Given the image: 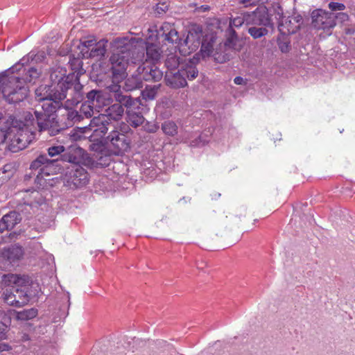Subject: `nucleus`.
<instances>
[{
	"label": "nucleus",
	"instance_id": "obj_1",
	"mask_svg": "<svg viewBox=\"0 0 355 355\" xmlns=\"http://www.w3.org/2000/svg\"><path fill=\"white\" fill-rule=\"evenodd\" d=\"M3 282L7 286L0 293V302L21 307L38 295L39 284L27 275L8 273L3 276Z\"/></svg>",
	"mask_w": 355,
	"mask_h": 355
},
{
	"label": "nucleus",
	"instance_id": "obj_2",
	"mask_svg": "<svg viewBox=\"0 0 355 355\" xmlns=\"http://www.w3.org/2000/svg\"><path fill=\"white\" fill-rule=\"evenodd\" d=\"M78 83H80L78 75H67L65 69L58 67L51 71L50 83L41 85L36 89L40 96L62 102L66 98H71L73 88Z\"/></svg>",
	"mask_w": 355,
	"mask_h": 355
},
{
	"label": "nucleus",
	"instance_id": "obj_3",
	"mask_svg": "<svg viewBox=\"0 0 355 355\" xmlns=\"http://www.w3.org/2000/svg\"><path fill=\"white\" fill-rule=\"evenodd\" d=\"M21 119L10 114L1 127L3 137L0 140V159L8 151L15 153L26 148L31 143L27 131L23 129Z\"/></svg>",
	"mask_w": 355,
	"mask_h": 355
},
{
	"label": "nucleus",
	"instance_id": "obj_4",
	"mask_svg": "<svg viewBox=\"0 0 355 355\" xmlns=\"http://www.w3.org/2000/svg\"><path fill=\"white\" fill-rule=\"evenodd\" d=\"M118 46L110 58L111 77L113 83H119L125 78L126 69L130 62L136 64L144 59V49L133 48L132 40L127 41Z\"/></svg>",
	"mask_w": 355,
	"mask_h": 355
},
{
	"label": "nucleus",
	"instance_id": "obj_5",
	"mask_svg": "<svg viewBox=\"0 0 355 355\" xmlns=\"http://www.w3.org/2000/svg\"><path fill=\"white\" fill-rule=\"evenodd\" d=\"M33 112H26L24 113V121L21 119V122L24 124L23 129L27 131L28 137L32 141L33 137V133L29 127L32 126L39 131L47 130L50 135H55L64 127H61L55 119L49 114H45L44 112L35 108Z\"/></svg>",
	"mask_w": 355,
	"mask_h": 355
},
{
	"label": "nucleus",
	"instance_id": "obj_6",
	"mask_svg": "<svg viewBox=\"0 0 355 355\" xmlns=\"http://www.w3.org/2000/svg\"><path fill=\"white\" fill-rule=\"evenodd\" d=\"M106 93L101 89H90L81 84L76 83L74 87L71 98H68L65 102V106H76L82 101L90 104L95 108L101 107L105 105V101H107Z\"/></svg>",
	"mask_w": 355,
	"mask_h": 355
},
{
	"label": "nucleus",
	"instance_id": "obj_7",
	"mask_svg": "<svg viewBox=\"0 0 355 355\" xmlns=\"http://www.w3.org/2000/svg\"><path fill=\"white\" fill-rule=\"evenodd\" d=\"M15 78H8L0 76V108L6 104L16 105L27 97V89Z\"/></svg>",
	"mask_w": 355,
	"mask_h": 355
},
{
	"label": "nucleus",
	"instance_id": "obj_8",
	"mask_svg": "<svg viewBox=\"0 0 355 355\" xmlns=\"http://www.w3.org/2000/svg\"><path fill=\"white\" fill-rule=\"evenodd\" d=\"M35 55L31 52L28 53L27 58H23L20 60V63L18 64H16L12 67H10L8 71L0 73V76L3 78H15L17 79V82L16 83L15 85H21L24 86L27 89V94H28V87L26 85V83H31L33 80L37 78L40 74V73L38 71V70L35 67H29L28 69H24V72L26 71V73L23 76V77H19L17 75H12L10 76V73H14L15 71H19L21 69L20 67L24 66L29 60V58H31L32 60L34 59V57Z\"/></svg>",
	"mask_w": 355,
	"mask_h": 355
},
{
	"label": "nucleus",
	"instance_id": "obj_9",
	"mask_svg": "<svg viewBox=\"0 0 355 355\" xmlns=\"http://www.w3.org/2000/svg\"><path fill=\"white\" fill-rule=\"evenodd\" d=\"M106 89L108 90L110 95L107 101L109 103L114 102L118 105H121L125 112H130L132 108H139L141 105L139 98L125 94L118 83H112L108 85Z\"/></svg>",
	"mask_w": 355,
	"mask_h": 355
},
{
	"label": "nucleus",
	"instance_id": "obj_10",
	"mask_svg": "<svg viewBox=\"0 0 355 355\" xmlns=\"http://www.w3.org/2000/svg\"><path fill=\"white\" fill-rule=\"evenodd\" d=\"M156 37L159 44L174 46L175 49L180 51L182 37L180 35L174 24L164 22L156 31Z\"/></svg>",
	"mask_w": 355,
	"mask_h": 355
},
{
	"label": "nucleus",
	"instance_id": "obj_11",
	"mask_svg": "<svg viewBox=\"0 0 355 355\" xmlns=\"http://www.w3.org/2000/svg\"><path fill=\"white\" fill-rule=\"evenodd\" d=\"M107 41L101 40L96 42V40H84L80 41L78 46L80 50L83 58H96L99 60L105 56L106 53V44Z\"/></svg>",
	"mask_w": 355,
	"mask_h": 355
},
{
	"label": "nucleus",
	"instance_id": "obj_12",
	"mask_svg": "<svg viewBox=\"0 0 355 355\" xmlns=\"http://www.w3.org/2000/svg\"><path fill=\"white\" fill-rule=\"evenodd\" d=\"M202 28L199 26H195L190 28L185 38L182 37L180 45V53L182 55L187 56L193 52H195L200 46L203 41Z\"/></svg>",
	"mask_w": 355,
	"mask_h": 355
},
{
	"label": "nucleus",
	"instance_id": "obj_13",
	"mask_svg": "<svg viewBox=\"0 0 355 355\" xmlns=\"http://www.w3.org/2000/svg\"><path fill=\"white\" fill-rule=\"evenodd\" d=\"M105 141L110 145L113 153L116 155H123L130 149V139L125 134L119 131V128L112 130L105 137Z\"/></svg>",
	"mask_w": 355,
	"mask_h": 355
},
{
	"label": "nucleus",
	"instance_id": "obj_14",
	"mask_svg": "<svg viewBox=\"0 0 355 355\" xmlns=\"http://www.w3.org/2000/svg\"><path fill=\"white\" fill-rule=\"evenodd\" d=\"M51 166H58L57 159H49L46 155H40L31 162L30 166L31 171L40 168L34 180L37 188L44 187L46 180L44 178V175L46 176L50 175L49 167Z\"/></svg>",
	"mask_w": 355,
	"mask_h": 355
},
{
	"label": "nucleus",
	"instance_id": "obj_15",
	"mask_svg": "<svg viewBox=\"0 0 355 355\" xmlns=\"http://www.w3.org/2000/svg\"><path fill=\"white\" fill-rule=\"evenodd\" d=\"M83 130V132L86 133L88 130L93 131V135L98 136L101 139L104 137L109 130L115 129V125L107 119V116L99 114L94 116L89 121L88 125L80 128Z\"/></svg>",
	"mask_w": 355,
	"mask_h": 355
},
{
	"label": "nucleus",
	"instance_id": "obj_16",
	"mask_svg": "<svg viewBox=\"0 0 355 355\" xmlns=\"http://www.w3.org/2000/svg\"><path fill=\"white\" fill-rule=\"evenodd\" d=\"M88 175L87 171L81 165L73 164L67 168L65 179L69 185L80 188L88 183Z\"/></svg>",
	"mask_w": 355,
	"mask_h": 355
},
{
	"label": "nucleus",
	"instance_id": "obj_17",
	"mask_svg": "<svg viewBox=\"0 0 355 355\" xmlns=\"http://www.w3.org/2000/svg\"><path fill=\"white\" fill-rule=\"evenodd\" d=\"M311 17L312 26L318 30H329L336 26L334 12L316 9L311 12Z\"/></svg>",
	"mask_w": 355,
	"mask_h": 355
},
{
	"label": "nucleus",
	"instance_id": "obj_18",
	"mask_svg": "<svg viewBox=\"0 0 355 355\" xmlns=\"http://www.w3.org/2000/svg\"><path fill=\"white\" fill-rule=\"evenodd\" d=\"M24 253V249L21 245L18 244L10 245L1 249L0 258L5 264L15 266L19 264Z\"/></svg>",
	"mask_w": 355,
	"mask_h": 355
},
{
	"label": "nucleus",
	"instance_id": "obj_19",
	"mask_svg": "<svg viewBox=\"0 0 355 355\" xmlns=\"http://www.w3.org/2000/svg\"><path fill=\"white\" fill-rule=\"evenodd\" d=\"M139 65L137 70L144 81L159 82L163 78V72L155 64H150L148 62H143Z\"/></svg>",
	"mask_w": 355,
	"mask_h": 355
},
{
	"label": "nucleus",
	"instance_id": "obj_20",
	"mask_svg": "<svg viewBox=\"0 0 355 355\" xmlns=\"http://www.w3.org/2000/svg\"><path fill=\"white\" fill-rule=\"evenodd\" d=\"M35 93L37 100L40 102H42L41 105L36 106L35 108L42 112H44L46 114L51 115V116L56 119V112L62 107V101H58V100L49 96L45 98L42 96H40L37 93V89H35Z\"/></svg>",
	"mask_w": 355,
	"mask_h": 355
},
{
	"label": "nucleus",
	"instance_id": "obj_21",
	"mask_svg": "<svg viewBox=\"0 0 355 355\" xmlns=\"http://www.w3.org/2000/svg\"><path fill=\"white\" fill-rule=\"evenodd\" d=\"M85 150L76 144H71L66 148L62 155V160L73 164H80L84 162Z\"/></svg>",
	"mask_w": 355,
	"mask_h": 355
},
{
	"label": "nucleus",
	"instance_id": "obj_22",
	"mask_svg": "<svg viewBox=\"0 0 355 355\" xmlns=\"http://www.w3.org/2000/svg\"><path fill=\"white\" fill-rule=\"evenodd\" d=\"M10 323V315L4 311L0 310V352L11 349V347L8 344L2 343L7 338V332Z\"/></svg>",
	"mask_w": 355,
	"mask_h": 355
},
{
	"label": "nucleus",
	"instance_id": "obj_23",
	"mask_svg": "<svg viewBox=\"0 0 355 355\" xmlns=\"http://www.w3.org/2000/svg\"><path fill=\"white\" fill-rule=\"evenodd\" d=\"M198 62L199 58L193 56L192 59H189L180 65V71H182L187 82L192 81L199 76L200 73L197 68Z\"/></svg>",
	"mask_w": 355,
	"mask_h": 355
},
{
	"label": "nucleus",
	"instance_id": "obj_24",
	"mask_svg": "<svg viewBox=\"0 0 355 355\" xmlns=\"http://www.w3.org/2000/svg\"><path fill=\"white\" fill-rule=\"evenodd\" d=\"M21 214L18 211H12L6 214L0 220V232L10 231L21 222Z\"/></svg>",
	"mask_w": 355,
	"mask_h": 355
},
{
	"label": "nucleus",
	"instance_id": "obj_25",
	"mask_svg": "<svg viewBox=\"0 0 355 355\" xmlns=\"http://www.w3.org/2000/svg\"><path fill=\"white\" fill-rule=\"evenodd\" d=\"M166 84L173 89L182 88L187 86V82L184 75L180 71V68L177 71H167L164 76Z\"/></svg>",
	"mask_w": 355,
	"mask_h": 355
},
{
	"label": "nucleus",
	"instance_id": "obj_26",
	"mask_svg": "<svg viewBox=\"0 0 355 355\" xmlns=\"http://www.w3.org/2000/svg\"><path fill=\"white\" fill-rule=\"evenodd\" d=\"M144 86V80L138 71L136 70L132 75L127 76L124 81L123 89L126 92H132L141 89Z\"/></svg>",
	"mask_w": 355,
	"mask_h": 355
},
{
	"label": "nucleus",
	"instance_id": "obj_27",
	"mask_svg": "<svg viewBox=\"0 0 355 355\" xmlns=\"http://www.w3.org/2000/svg\"><path fill=\"white\" fill-rule=\"evenodd\" d=\"M145 50L146 53L145 62H148V60H150L153 62L159 61L163 52L157 44L148 42L146 43Z\"/></svg>",
	"mask_w": 355,
	"mask_h": 355
},
{
	"label": "nucleus",
	"instance_id": "obj_28",
	"mask_svg": "<svg viewBox=\"0 0 355 355\" xmlns=\"http://www.w3.org/2000/svg\"><path fill=\"white\" fill-rule=\"evenodd\" d=\"M139 110L140 106L139 108H132L130 110V112L128 111L125 112L127 114L128 123L135 128L142 125L144 122V117Z\"/></svg>",
	"mask_w": 355,
	"mask_h": 355
},
{
	"label": "nucleus",
	"instance_id": "obj_29",
	"mask_svg": "<svg viewBox=\"0 0 355 355\" xmlns=\"http://www.w3.org/2000/svg\"><path fill=\"white\" fill-rule=\"evenodd\" d=\"M105 112L106 114H103V116H107V119L117 121L122 119L125 110L121 105H118L114 102L105 110Z\"/></svg>",
	"mask_w": 355,
	"mask_h": 355
},
{
	"label": "nucleus",
	"instance_id": "obj_30",
	"mask_svg": "<svg viewBox=\"0 0 355 355\" xmlns=\"http://www.w3.org/2000/svg\"><path fill=\"white\" fill-rule=\"evenodd\" d=\"M67 121L66 126L70 127L76 123H79L83 121V117L81 116V113L79 111L72 109L67 108V112L64 115Z\"/></svg>",
	"mask_w": 355,
	"mask_h": 355
},
{
	"label": "nucleus",
	"instance_id": "obj_31",
	"mask_svg": "<svg viewBox=\"0 0 355 355\" xmlns=\"http://www.w3.org/2000/svg\"><path fill=\"white\" fill-rule=\"evenodd\" d=\"M83 59L81 56L80 51L78 53V56L76 58L73 55L69 56V64H70L71 70L77 72L78 75H82L85 73V70L83 68Z\"/></svg>",
	"mask_w": 355,
	"mask_h": 355
},
{
	"label": "nucleus",
	"instance_id": "obj_32",
	"mask_svg": "<svg viewBox=\"0 0 355 355\" xmlns=\"http://www.w3.org/2000/svg\"><path fill=\"white\" fill-rule=\"evenodd\" d=\"M164 64L169 71H173L180 67V58L175 53H168L165 60Z\"/></svg>",
	"mask_w": 355,
	"mask_h": 355
},
{
	"label": "nucleus",
	"instance_id": "obj_33",
	"mask_svg": "<svg viewBox=\"0 0 355 355\" xmlns=\"http://www.w3.org/2000/svg\"><path fill=\"white\" fill-rule=\"evenodd\" d=\"M16 318L18 320H28L34 318L37 315V310L34 308L24 309L15 312Z\"/></svg>",
	"mask_w": 355,
	"mask_h": 355
},
{
	"label": "nucleus",
	"instance_id": "obj_34",
	"mask_svg": "<svg viewBox=\"0 0 355 355\" xmlns=\"http://www.w3.org/2000/svg\"><path fill=\"white\" fill-rule=\"evenodd\" d=\"M162 130L166 135L173 137L178 134V128L175 122L168 120L162 123Z\"/></svg>",
	"mask_w": 355,
	"mask_h": 355
},
{
	"label": "nucleus",
	"instance_id": "obj_35",
	"mask_svg": "<svg viewBox=\"0 0 355 355\" xmlns=\"http://www.w3.org/2000/svg\"><path fill=\"white\" fill-rule=\"evenodd\" d=\"M64 146L62 145L52 146L47 149V157L49 159H57L58 162L60 157L62 159V155L64 153Z\"/></svg>",
	"mask_w": 355,
	"mask_h": 355
},
{
	"label": "nucleus",
	"instance_id": "obj_36",
	"mask_svg": "<svg viewBox=\"0 0 355 355\" xmlns=\"http://www.w3.org/2000/svg\"><path fill=\"white\" fill-rule=\"evenodd\" d=\"M94 163L96 166L101 167H106L110 165L111 157L110 155L106 154V152L104 151L101 153H98L94 155Z\"/></svg>",
	"mask_w": 355,
	"mask_h": 355
},
{
	"label": "nucleus",
	"instance_id": "obj_37",
	"mask_svg": "<svg viewBox=\"0 0 355 355\" xmlns=\"http://www.w3.org/2000/svg\"><path fill=\"white\" fill-rule=\"evenodd\" d=\"M160 85V84L146 85L145 89L141 91L143 98L148 100L154 99L157 94V91L159 89Z\"/></svg>",
	"mask_w": 355,
	"mask_h": 355
},
{
	"label": "nucleus",
	"instance_id": "obj_38",
	"mask_svg": "<svg viewBox=\"0 0 355 355\" xmlns=\"http://www.w3.org/2000/svg\"><path fill=\"white\" fill-rule=\"evenodd\" d=\"M62 304L59 307L58 315L60 319L65 318L68 315V310L70 306L69 295H65L62 298Z\"/></svg>",
	"mask_w": 355,
	"mask_h": 355
},
{
	"label": "nucleus",
	"instance_id": "obj_39",
	"mask_svg": "<svg viewBox=\"0 0 355 355\" xmlns=\"http://www.w3.org/2000/svg\"><path fill=\"white\" fill-rule=\"evenodd\" d=\"M248 33L253 39L257 40L266 35L268 30L263 27L251 26L248 28Z\"/></svg>",
	"mask_w": 355,
	"mask_h": 355
},
{
	"label": "nucleus",
	"instance_id": "obj_40",
	"mask_svg": "<svg viewBox=\"0 0 355 355\" xmlns=\"http://www.w3.org/2000/svg\"><path fill=\"white\" fill-rule=\"evenodd\" d=\"M291 42L286 34L277 38V45L282 53H288L291 50Z\"/></svg>",
	"mask_w": 355,
	"mask_h": 355
},
{
	"label": "nucleus",
	"instance_id": "obj_41",
	"mask_svg": "<svg viewBox=\"0 0 355 355\" xmlns=\"http://www.w3.org/2000/svg\"><path fill=\"white\" fill-rule=\"evenodd\" d=\"M82 105L80 108V113H81V116L83 117V119L85 118L87 119H89L92 118L94 115V107L91 105L90 104H87L85 101H82Z\"/></svg>",
	"mask_w": 355,
	"mask_h": 355
},
{
	"label": "nucleus",
	"instance_id": "obj_42",
	"mask_svg": "<svg viewBox=\"0 0 355 355\" xmlns=\"http://www.w3.org/2000/svg\"><path fill=\"white\" fill-rule=\"evenodd\" d=\"M209 142V139L205 137L204 134L199 135L196 138L189 141L191 147H201Z\"/></svg>",
	"mask_w": 355,
	"mask_h": 355
},
{
	"label": "nucleus",
	"instance_id": "obj_43",
	"mask_svg": "<svg viewBox=\"0 0 355 355\" xmlns=\"http://www.w3.org/2000/svg\"><path fill=\"white\" fill-rule=\"evenodd\" d=\"M169 8V2L167 1H159L155 8V12L157 15L160 16L166 12Z\"/></svg>",
	"mask_w": 355,
	"mask_h": 355
},
{
	"label": "nucleus",
	"instance_id": "obj_44",
	"mask_svg": "<svg viewBox=\"0 0 355 355\" xmlns=\"http://www.w3.org/2000/svg\"><path fill=\"white\" fill-rule=\"evenodd\" d=\"M94 141H95V142L91 144V145L89 146L91 150L96 152V154L101 153L105 151V146L101 139H94Z\"/></svg>",
	"mask_w": 355,
	"mask_h": 355
},
{
	"label": "nucleus",
	"instance_id": "obj_45",
	"mask_svg": "<svg viewBox=\"0 0 355 355\" xmlns=\"http://www.w3.org/2000/svg\"><path fill=\"white\" fill-rule=\"evenodd\" d=\"M214 59L216 62L219 63H224L230 60V55L227 53H223L217 52L214 54Z\"/></svg>",
	"mask_w": 355,
	"mask_h": 355
},
{
	"label": "nucleus",
	"instance_id": "obj_46",
	"mask_svg": "<svg viewBox=\"0 0 355 355\" xmlns=\"http://www.w3.org/2000/svg\"><path fill=\"white\" fill-rule=\"evenodd\" d=\"M213 46L210 43H205L204 41L200 44V51L206 55H209L212 53Z\"/></svg>",
	"mask_w": 355,
	"mask_h": 355
},
{
	"label": "nucleus",
	"instance_id": "obj_47",
	"mask_svg": "<svg viewBox=\"0 0 355 355\" xmlns=\"http://www.w3.org/2000/svg\"><path fill=\"white\" fill-rule=\"evenodd\" d=\"M329 8L332 11H342L345 9V4L338 2H330L328 5Z\"/></svg>",
	"mask_w": 355,
	"mask_h": 355
},
{
	"label": "nucleus",
	"instance_id": "obj_48",
	"mask_svg": "<svg viewBox=\"0 0 355 355\" xmlns=\"http://www.w3.org/2000/svg\"><path fill=\"white\" fill-rule=\"evenodd\" d=\"M226 36H227V39L225 42V45L226 46H228L229 48L234 49L239 39L234 37H230L229 35H226Z\"/></svg>",
	"mask_w": 355,
	"mask_h": 355
},
{
	"label": "nucleus",
	"instance_id": "obj_49",
	"mask_svg": "<svg viewBox=\"0 0 355 355\" xmlns=\"http://www.w3.org/2000/svg\"><path fill=\"white\" fill-rule=\"evenodd\" d=\"M244 23V19L243 17H235L230 21V26L231 27H240Z\"/></svg>",
	"mask_w": 355,
	"mask_h": 355
},
{
	"label": "nucleus",
	"instance_id": "obj_50",
	"mask_svg": "<svg viewBox=\"0 0 355 355\" xmlns=\"http://www.w3.org/2000/svg\"><path fill=\"white\" fill-rule=\"evenodd\" d=\"M349 18V16L345 12H338L337 14L334 13V21L336 23V21H338L340 22H344L347 21Z\"/></svg>",
	"mask_w": 355,
	"mask_h": 355
},
{
	"label": "nucleus",
	"instance_id": "obj_51",
	"mask_svg": "<svg viewBox=\"0 0 355 355\" xmlns=\"http://www.w3.org/2000/svg\"><path fill=\"white\" fill-rule=\"evenodd\" d=\"M129 125H127L124 123H121L119 127V131L123 134L126 135V133L129 132L131 130Z\"/></svg>",
	"mask_w": 355,
	"mask_h": 355
},
{
	"label": "nucleus",
	"instance_id": "obj_52",
	"mask_svg": "<svg viewBox=\"0 0 355 355\" xmlns=\"http://www.w3.org/2000/svg\"><path fill=\"white\" fill-rule=\"evenodd\" d=\"M226 35L238 38L237 33L233 27L229 26L226 30Z\"/></svg>",
	"mask_w": 355,
	"mask_h": 355
},
{
	"label": "nucleus",
	"instance_id": "obj_53",
	"mask_svg": "<svg viewBox=\"0 0 355 355\" xmlns=\"http://www.w3.org/2000/svg\"><path fill=\"white\" fill-rule=\"evenodd\" d=\"M234 83L238 85H242L246 84V80L241 76H236L234 79Z\"/></svg>",
	"mask_w": 355,
	"mask_h": 355
},
{
	"label": "nucleus",
	"instance_id": "obj_54",
	"mask_svg": "<svg viewBox=\"0 0 355 355\" xmlns=\"http://www.w3.org/2000/svg\"><path fill=\"white\" fill-rule=\"evenodd\" d=\"M302 19L300 17V16L298 17H288V19H286V24L288 22L289 24H291L292 23V20H293L294 21L298 23L300 22V21Z\"/></svg>",
	"mask_w": 355,
	"mask_h": 355
},
{
	"label": "nucleus",
	"instance_id": "obj_55",
	"mask_svg": "<svg viewBox=\"0 0 355 355\" xmlns=\"http://www.w3.org/2000/svg\"><path fill=\"white\" fill-rule=\"evenodd\" d=\"M346 35H352L355 33V27H349L345 29Z\"/></svg>",
	"mask_w": 355,
	"mask_h": 355
},
{
	"label": "nucleus",
	"instance_id": "obj_56",
	"mask_svg": "<svg viewBox=\"0 0 355 355\" xmlns=\"http://www.w3.org/2000/svg\"><path fill=\"white\" fill-rule=\"evenodd\" d=\"M159 126L154 124L150 127L148 128V132H155L158 130Z\"/></svg>",
	"mask_w": 355,
	"mask_h": 355
},
{
	"label": "nucleus",
	"instance_id": "obj_57",
	"mask_svg": "<svg viewBox=\"0 0 355 355\" xmlns=\"http://www.w3.org/2000/svg\"><path fill=\"white\" fill-rule=\"evenodd\" d=\"M200 10L202 12H205L207 10H209V7L207 5H202L199 8Z\"/></svg>",
	"mask_w": 355,
	"mask_h": 355
},
{
	"label": "nucleus",
	"instance_id": "obj_58",
	"mask_svg": "<svg viewBox=\"0 0 355 355\" xmlns=\"http://www.w3.org/2000/svg\"><path fill=\"white\" fill-rule=\"evenodd\" d=\"M17 236H18V234L15 232H12L9 234L8 236L11 240H12V239H17Z\"/></svg>",
	"mask_w": 355,
	"mask_h": 355
},
{
	"label": "nucleus",
	"instance_id": "obj_59",
	"mask_svg": "<svg viewBox=\"0 0 355 355\" xmlns=\"http://www.w3.org/2000/svg\"><path fill=\"white\" fill-rule=\"evenodd\" d=\"M21 340L23 341H27V340H30V336L28 334H24L22 336H21Z\"/></svg>",
	"mask_w": 355,
	"mask_h": 355
},
{
	"label": "nucleus",
	"instance_id": "obj_60",
	"mask_svg": "<svg viewBox=\"0 0 355 355\" xmlns=\"http://www.w3.org/2000/svg\"><path fill=\"white\" fill-rule=\"evenodd\" d=\"M33 177L32 173L30 174H26L24 176V181L27 182L29 181Z\"/></svg>",
	"mask_w": 355,
	"mask_h": 355
},
{
	"label": "nucleus",
	"instance_id": "obj_61",
	"mask_svg": "<svg viewBox=\"0 0 355 355\" xmlns=\"http://www.w3.org/2000/svg\"><path fill=\"white\" fill-rule=\"evenodd\" d=\"M297 28V26H295L294 28H288V26L287 27V29H288V33H295V30Z\"/></svg>",
	"mask_w": 355,
	"mask_h": 355
},
{
	"label": "nucleus",
	"instance_id": "obj_62",
	"mask_svg": "<svg viewBox=\"0 0 355 355\" xmlns=\"http://www.w3.org/2000/svg\"><path fill=\"white\" fill-rule=\"evenodd\" d=\"M277 15H279V18H282V22H280V23H279V26H284V23H283V16H281V15H279V12L277 13Z\"/></svg>",
	"mask_w": 355,
	"mask_h": 355
},
{
	"label": "nucleus",
	"instance_id": "obj_63",
	"mask_svg": "<svg viewBox=\"0 0 355 355\" xmlns=\"http://www.w3.org/2000/svg\"><path fill=\"white\" fill-rule=\"evenodd\" d=\"M249 0H242V3L245 5V6H247V3H248Z\"/></svg>",
	"mask_w": 355,
	"mask_h": 355
},
{
	"label": "nucleus",
	"instance_id": "obj_64",
	"mask_svg": "<svg viewBox=\"0 0 355 355\" xmlns=\"http://www.w3.org/2000/svg\"><path fill=\"white\" fill-rule=\"evenodd\" d=\"M2 117V114L0 113V119H1Z\"/></svg>",
	"mask_w": 355,
	"mask_h": 355
}]
</instances>
